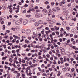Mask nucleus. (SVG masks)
I'll use <instances>...</instances> for the list:
<instances>
[{
	"mask_svg": "<svg viewBox=\"0 0 78 78\" xmlns=\"http://www.w3.org/2000/svg\"><path fill=\"white\" fill-rule=\"evenodd\" d=\"M33 34H34L32 35V38L34 39V38H36L35 40H36V41H38V39H37V38H36L37 37V33L34 32Z\"/></svg>",
	"mask_w": 78,
	"mask_h": 78,
	"instance_id": "obj_1",
	"label": "nucleus"
},
{
	"mask_svg": "<svg viewBox=\"0 0 78 78\" xmlns=\"http://www.w3.org/2000/svg\"><path fill=\"white\" fill-rule=\"evenodd\" d=\"M22 23V20H19L15 22L16 25H20Z\"/></svg>",
	"mask_w": 78,
	"mask_h": 78,
	"instance_id": "obj_2",
	"label": "nucleus"
},
{
	"mask_svg": "<svg viewBox=\"0 0 78 78\" xmlns=\"http://www.w3.org/2000/svg\"><path fill=\"white\" fill-rule=\"evenodd\" d=\"M43 13L44 14V15H47V14L48 13V12L47 10L43 9Z\"/></svg>",
	"mask_w": 78,
	"mask_h": 78,
	"instance_id": "obj_3",
	"label": "nucleus"
},
{
	"mask_svg": "<svg viewBox=\"0 0 78 78\" xmlns=\"http://www.w3.org/2000/svg\"><path fill=\"white\" fill-rule=\"evenodd\" d=\"M42 14L40 13H37L35 15L36 17H42Z\"/></svg>",
	"mask_w": 78,
	"mask_h": 78,
	"instance_id": "obj_4",
	"label": "nucleus"
},
{
	"mask_svg": "<svg viewBox=\"0 0 78 78\" xmlns=\"http://www.w3.org/2000/svg\"><path fill=\"white\" fill-rule=\"evenodd\" d=\"M29 21L30 22H35L36 21V20H34L33 19V18H30L29 20Z\"/></svg>",
	"mask_w": 78,
	"mask_h": 78,
	"instance_id": "obj_5",
	"label": "nucleus"
},
{
	"mask_svg": "<svg viewBox=\"0 0 78 78\" xmlns=\"http://www.w3.org/2000/svg\"><path fill=\"white\" fill-rule=\"evenodd\" d=\"M55 22V20H50L49 21V22L50 24H53Z\"/></svg>",
	"mask_w": 78,
	"mask_h": 78,
	"instance_id": "obj_6",
	"label": "nucleus"
},
{
	"mask_svg": "<svg viewBox=\"0 0 78 78\" xmlns=\"http://www.w3.org/2000/svg\"><path fill=\"white\" fill-rule=\"evenodd\" d=\"M27 23H28V20H23V25H26Z\"/></svg>",
	"mask_w": 78,
	"mask_h": 78,
	"instance_id": "obj_7",
	"label": "nucleus"
},
{
	"mask_svg": "<svg viewBox=\"0 0 78 78\" xmlns=\"http://www.w3.org/2000/svg\"><path fill=\"white\" fill-rule=\"evenodd\" d=\"M5 17L2 16L0 17V22H1L2 21H3V20H5Z\"/></svg>",
	"mask_w": 78,
	"mask_h": 78,
	"instance_id": "obj_8",
	"label": "nucleus"
},
{
	"mask_svg": "<svg viewBox=\"0 0 78 78\" xmlns=\"http://www.w3.org/2000/svg\"><path fill=\"white\" fill-rule=\"evenodd\" d=\"M53 14V11H49V14H48V16H51Z\"/></svg>",
	"mask_w": 78,
	"mask_h": 78,
	"instance_id": "obj_9",
	"label": "nucleus"
},
{
	"mask_svg": "<svg viewBox=\"0 0 78 78\" xmlns=\"http://www.w3.org/2000/svg\"><path fill=\"white\" fill-rule=\"evenodd\" d=\"M62 24L63 27H65V26H66V25H67L66 22V21H63L62 23Z\"/></svg>",
	"mask_w": 78,
	"mask_h": 78,
	"instance_id": "obj_10",
	"label": "nucleus"
},
{
	"mask_svg": "<svg viewBox=\"0 0 78 78\" xmlns=\"http://www.w3.org/2000/svg\"><path fill=\"white\" fill-rule=\"evenodd\" d=\"M59 49L60 50H61V51H62V52H64V51H65V50H64V49L62 47H60L59 48Z\"/></svg>",
	"mask_w": 78,
	"mask_h": 78,
	"instance_id": "obj_11",
	"label": "nucleus"
},
{
	"mask_svg": "<svg viewBox=\"0 0 78 78\" xmlns=\"http://www.w3.org/2000/svg\"><path fill=\"white\" fill-rule=\"evenodd\" d=\"M6 58H8V57L7 56H5V57H4L2 58V59L3 61H5V60L6 59Z\"/></svg>",
	"mask_w": 78,
	"mask_h": 78,
	"instance_id": "obj_12",
	"label": "nucleus"
},
{
	"mask_svg": "<svg viewBox=\"0 0 78 78\" xmlns=\"http://www.w3.org/2000/svg\"><path fill=\"white\" fill-rule=\"evenodd\" d=\"M61 73H62L61 71H59L58 72V74H57V76H60V74H61Z\"/></svg>",
	"mask_w": 78,
	"mask_h": 78,
	"instance_id": "obj_13",
	"label": "nucleus"
},
{
	"mask_svg": "<svg viewBox=\"0 0 78 78\" xmlns=\"http://www.w3.org/2000/svg\"><path fill=\"white\" fill-rule=\"evenodd\" d=\"M18 60L19 61V64H21V63H22V59L20 58H19L18 59Z\"/></svg>",
	"mask_w": 78,
	"mask_h": 78,
	"instance_id": "obj_14",
	"label": "nucleus"
},
{
	"mask_svg": "<svg viewBox=\"0 0 78 78\" xmlns=\"http://www.w3.org/2000/svg\"><path fill=\"white\" fill-rule=\"evenodd\" d=\"M45 33L47 35V37H49V36H48V33H49L48 31H46L45 32Z\"/></svg>",
	"mask_w": 78,
	"mask_h": 78,
	"instance_id": "obj_15",
	"label": "nucleus"
},
{
	"mask_svg": "<svg viewBox=\"0 0 78 78\" xmlns=\"http://www.w3.org/2000/svg\"><path fill=\"white\" fill-rule=\"evenodd\" d=\"M38 59H43V57H41V56H38Z\"/></svg>",
	"mask_w": 78,
	"mask_h": 78,
	"instance_id": "obj_16",
	"label": "nucleus"
},
{
	"mask_svg": "<svg viewBox=\"0 0 78 78\" xmlns=\"http://www.w3.org/2000/svg\"><path fill=\"white\" fill-rule=\"evenodd\" d=\"M30 41H29L27 40V39H26L25 40V43H26V44H29V42Z\"/></svg>",
	"mask_w": 78,
	"mask_h": 78,
	"instance_id": "obj_17",
	"label": "nucleus"
},
{
	"mask_svg": "<svg viewBox=\"0 0 78 78\" xmlns=\"http://www.w3.org/2000/svg\"><path fill=\"white\" fill-rule=\"evenodd\" d=\"M30 32H31V30H27V33L28 34H29V33H30Z\"/></svg>",
	"mask_w": 78,
	"mask_h": 78,
	"instance_id": "obj_18",
	"label": "nucleus"
},
{
	"mask_svg": "<svg viewBox=\"0 0 78 78\" xmlns=\"http://www.w3.org/2000/svg\"><path fill=\"white\" fill-rule=\"evenodd\" d=\"M70 74H69V73H67L66 74V76H67V77H69V76H70Z\"/></svg>",
	"mask_w": 78,
	"mask_h": 78,
	"instance_id": "obj_19",
	"label": "nucleus"
},
{
	"mask_svg": "<svg viewBox=\"0 0 78 78\" xmlns=\"http://www.w3.org/2000/svg\"><path fill=\"white\" fill-rule=\"evenodd\" d=\"M26 17H28V18H29L31 17V15H26Z\"/></svg>",
	"mask_w": 78,
	"mask_h": 78,
	"instance_id": "obj_20",
	"label": "nucleus"
},
{
	"mask_svg": "<svg viewBox=\"0 0 78 78\" xmlns=\"http://www.w3.org/2000/svg\"><path fill=\"white\" fill-rule=\"evenodd\" d=\"M22 62L23 63H25V60L23 58H22Z\"/></svg>",
	"mask_w": 78,
	"mask_h": 78,
	"instance_id": "obj_21",
	"label": "nucleus"
},
{
	"mask_svg": "<svg viewBox=\"0 0 78 78\" xmlns=\"http://www.w3.org/2000/svg\"><path fill=\"white\" fill-rule=\"evenodd\" d=\"M34 25L36 26V27H37L39 25V23L37 22H36L34 23Z\"/></svg>",
	"mask_w": 78,
	"mask_h": 78,
	"instance_id": "obj_22",
	"label": "nucleus"
},
{
	"mask_svg": "<svg viewBox=\"0 0 78 78\" xmlns=\"http://www.w3.org/2000/svg\"><path fill=\"white\" fill-rule=\"evenodd\" d=\"M44 4H45V5H48V4H49V2L47 1L44 2Z\"/></svg>",
	"mask_w": 78,
	"mask_h": 78,
	"instance_id": "obj_23",
	"label": "nucleus"
},
{
	"mask_svg": "<svg viewBox=\"0 0 78 78\" xmlns=\"http://www.w3.org/2000/svg\"><path fill=\"white\" fill-rule=\"evenodd\" d=\"M46 56L48 57V58H50V55L49 54H48L46 55Z\"/></svg>",
	"mask_w": 78,
	"mask_h": 78,
	"instance_id": "obj_24",
	"label": "nucleus"
},
{
	"mask_svg": "<svg viewBox=\"0 0 78 78\" xmlns=\"http://www.w3.org/2000/svg\"><path fill=\"white\" fill-rule=\"evenodd\" d=\"M51 39L52 42H53V44H54V40H53V37H51Z\"/></svg>",
	"mask_w": 78,
	"mask_h": 78,
	"instance_id": "obj_25",
	"label": "nucleus"
},
{
	"mask_svg": "<svg viewBox=\"0 0 78 78\" xmlns=\"http://www.w3.org/2000/svg\"><path fill=\"white\" fill-rule=\"evenodd\" d=\"M2 46H3V47H4V48L5 49L6 48V44H3Z\"/></svg>",
	"mask_w": 78,
	"mask_h": 78,
	"instance_id": "obj_26",
	"label": "nucleus"
},
{
	"mask_svg": "<svg viewBox=\"0 0 78 78\" xmlns=\"http://www.w3.org/2000/svg\"><path fill=\"white\" fill-rule=\"evenodd\" d=\"M22 32L23 33H25V30L24 29L22 30Z\"/></svg>",
	"mask_w": 78,
	"mask_h": 78,
	"instance_id": "obj_27",
	"label": "nucleus"
},
{
	"mask_svg": "<svg viewBox=\"0 0 78 78\" xmlns=\"http://www.w3.org/2000/svg\"><path fill=\"white\" fill-rule=\"evenodd\" d=\"M63 1L61 2L63 5L65 4V0H62Z\"/></svg>",
	"mask_w": 78,
	"mask_h": 78,
	"instance_id": "obj_28",
	"label": "nucleus"
},
{
	"mask_svg": "<svg viewBox=\"0 0 78 78\" xmlns=\"http://www.w3.org/2000/svg\"><path fill=\"white\" fill-rule=\"evenodd\" d=\"M38 22L40 24H42V23H43L42 22V20L39 21Z\"/></svg>",
	"mask_w": 78,
	"mask_h": 78,
	"instance_id": "obj_29",
	"label": "nucleus"
},
{
	"mask_svg": "<svg viewBox=\"0 0 78 78\" xmlns=\"http://www.w3.org/2000/svg\"><path fill=\"white\" fill-rule=\"evenodd\" d=\"M23 47H24V48H26V47H28V46L27 45V44H25L23 46Z\"/></svg>",
	"mask_w": 78,
	"mask_h": 78,
	"instance_id": "obj_30",
	"label": "nucleus"
},
{
	"mask_svg": "<svg viewBox=\"0 0 78 78\" xmlns=\"http://www.w3.org/2000/svg\"><path fill=\"white\" fill-rule=\"evenodd\" d=\"M51 6H53V5H54L55 4V2H51Z\"/></svg>",
	"mask_w": 78,
	"mask_h": 78,
	"instance_id": "obj_31",
	"label": "nucleus"
},
{
	"mask_svg": "<svg viewBox=\"0 0 78 78\" xmlns=\"http://www.w3.org/2000/svg\"><path fill=\"white\" fill-rule=\"evenodd\" d=\"M78 35H76V34L74 35V38H75V39L77 38V37H78Z\"/></svg>",
	"mask_w": 78,
	"mask_h": 78,
	"instance_id": "obj_32",
	"label": "nucleus"
},
{
	"mask_svg": "<svg viewBox=\"0 0 78 78\" xmlns=\"http://www.w3.org/2000/svg\"><path fill=\"white\" fill-rule=\"evenodd\" d=\"M45 50H50V47H48V48H46Z\"/></svg>",
	"mask_w": 78,
	"mask_h": 78,
	"instance_id": "obj_33",
	"label": "nucleus"
},
{
	"mask_svg": "<svg viewBox=\"0 0 78 78\" xmlns=\"http://www.w3.org/2000/svg\"><path fill=\"white\" fill-rule=\"evenodd\" d=\"M69 19V17H68V16H67L66 17V20H68Z\"/></svg>",
	"mask_w": 78,
	"mask_h": 78,
	"instance_id": "obj_34",
	"label": "nucleus"
},
{
	"mask_svg": "<svg viewBox=\"0 0 78 78\" xmlns=\"http://www.w3.org/2000/svg\"><path fill=\"white\" fill-rule=\"evenodd\" d=\"M4 68L5 70H6V69H7V68H8L7 66L6 65H5Z\"/></svg>",
	"mask_w": 78,
	"mask_h": 78,
	"instance_id": "obj_35",
	"label": "nucleus"
},
{
	"mask_svg": "<svg viewBox=\"0 0 78 78\" xmlns=\"http://www.w3.org/2000/svg\"><path fill=\"white\" fill-rule=\"evenodd\" d=\"M3 30H5V25H4L3 26V28H2Z\"/></svg>",
	"mask_w": 78,
	"mask_h": 78,
	"instance_id": "obj_36",
	"label": "nucleus"
},
{
	"mask_svg": "<svg viewBox=\"0 0 78 78\" xmlns=\"http://www.w3.org/2000/svg\"><path fill=\"white\" fill-rule=\"evenodd\" d=\"M11 29H12V31H15V28L12 27V28H11Z\"/></svg>",
	"mask_w": 78,
	"mask_h": 78,
	"instance_id": "obj_37",
	"label": "nucleus"
},
{
	"mask_svg": "<svg viewBox=\"0 0 78 78\" xmlns=\"http://www.w3.org/2000/svg\"><path fill=\"white\" fill-rule=\"evenodd\" d=\"M0 22L1 24H2V25H3V24L5 23L4 22V21H2Z\"/></svg>",
	"mask_w": 78,
	"mask_h": 78,
	"instance_id": "obj_38",
	"label": "nucleus"
},
{
	"mask_svg": "<svg viewBox=\"0 0 78 78\" xmlns=\"http://www.w3.org/2000/svg\"><path fill=\"white\" fill-rule=\"evenodd\" d=\"M66 29H67V30H70V27H66Z\"/></svg>",
	"mask_w": 78,
	"mask_h": 78,
	"instance_id": "obj_39",
	"label": "nucleus"
},
{
	"mask_svg": "<svg viewBox=\"0 0 78 78\" xmlns=\"http://www.w3.org/2000/svg\"><path fill=\"white\" fill-rule=\"evenodd\" d=\"M48 44H51V43H52L53 44V42H52V41H51V42H50V41H48Z\"/></svg>",
	"mask_w": 78,
	"mask_h": 78,
	"instance_id": "obj_40",
	"label": "nucleus"
},
{
	"mask_svg": "<svg viewBox=\"0 0 78 78\" xmlns=\"http://www.w3.org/2000/svg\"><path fill=\"white\" fill-rule=\"evenodd\" d=\"M11 22H8V25H9V26L11 25Z\"/></svg>",
	"mask_w": 78,
	"mask_h": 78,
	"instance_id": "obj_41",
	"label": "nucleus"
},
{
	"mask_svg": "<svg viewBox=\"0 0 78 78\" xmlns=\"http://www.w3.org/2000/svg\"><path fill=\"white\" fill-rule=\"evenodd\" d=\"M17 76H20V73H17Z\"/></svg>",
	"mask_w": 78,
	"mask_h": 78,
	"instance_id": "obj_42",
	"label": "nucleus"
},
{
	"mask_svg": "<svg viewBox=\"0 0 78 78\" xmlns=\"http://www.w3.org/2000/svg\"><path fill=\"white\" fill-rule=\"evenodd\" d=\"M56 51L57 53H60L59 52V49H57Z\"/></svg>",
	"mask_w": 78,
	"mask_h": 78,
	"instance_id": "obj_43",
	"label": "nucleus"
},
{
	"mask_svg": "<svg viewBox=\"0 0 78 78\" xmlns=\"http://www.w3.org/2000/svg\"><path fill=\"white\" fill-rule=\"evenodd\" d=\"M42 54V53L41 52H39L38 53V56H41Z\"/></svg>",
	"mask_w": 78,
	"mask_h": 78,
	"instance_id": "obj_44",
	"label": "nucleus"
},
{
	"mask_svg": "<svg viewBox=\"0 0 78 78\" xmlns=\"http://www.w3.org/2000/svg\"><path fill=\"white\" fill-rule=\"evenodd\" d=\"M47 21H48V22H49V21H50V18L49 17H48L47 19Z\"/></svg>",
	"mask_w": 78,
	"mask_h": 78,
	"instance_id": "obj_45",
	"label": "nucleus"
},
{
	"mask_svg": "<svg viewBox=\"0 0 78 78\" xmlns=\"http://www.w3.org/2000/svg\"><path fill=\"white\" fill-rule=\"evenodd\" d=\"M58 42V40L55 39L54 40V42Z\"/></svg>",
	"mask_w": 78,
	"mask_h": 78,
	"instance_id": "obj_46",
	"label": "nucleus"
},
{
	"mask_svg": "<svg viewBox=\"0 0 78 78\" xmlns=\"http://www.w3.org/2000/svg\"><path fill=\"white\" fill-rule=\"evenodd\" d=\"M51 48L52 49H53L54 48V46H53V45H52V46H51Z\"/></svg>",
	"mask_w": 78,
	"mask_h": 78,
	"instance_id": "obj_47",
	"label": "nucleus"
},
{
	"mask_svg": "<svg viewBox=\"0 0 78 78\" xmlns=\"http://www.w3.org/2000/svg\"><path fill=\"white\" fill-rule=\"evenodd\" d=\"M4 55H5V53L4 52H2L1 55L3 56H4Z\"/></svg>",
	"mask_w": 78,
	"mask_h": 78,
	"instance_id": "obj_48",
	"label": "nucleus"
},
{
	"mask_svg": "<svg viewBox=\"0 0 78 78\" xmlns=\"http://www.w3.org/2000/svg\"><path fill=\"white\" fill-rule=\"evenodd\" d=\"M72 48H73V49H75L76 48V46H72Z\"/></svg>",
	"mask_w": 78,
	"mask_h": 78,
	"instance_id": "obj_49",
	"label": "nucleus"
},
{
	"mask_svg": "<svg viewBox=\"0 0 78 78\" xmlns=\"http://www.w3.org/2000/svg\"><path fill=\"white\" fill-rule=\"evenodd\" d=\"M66 60H67L68 62H70V59L69 58H67Z\"/></svg>",
	"mask_w": 78,
	"mask_h": 78,
	"instance_id": "obj_50",
	"label": "nucleus"
},
{
	"mask_svg": "<svg viewBox=\"0 0 78 78\" xmlns=\"http://www.w3.org/2000/svg\"><path fill=\"white\" fill-rule=\"evenodd\" d=\"M69 34H66V37H67V36H69Z\"/></svg>",
	"mask_w": 78,
	"mask_h": 78,
	"instance_id": "obj_51",
	"label": "nucleus"
},
{
	"mask_svg": "<svg viewBox=\"0 0 78 78\" xmlns=\"http://www.w3.org/2000/svg\"><path fill=\"white\" fill-rule=\"evenodd\" d=\"M59 41H60L61 42H62V38H60L59 39Z\"/></svg>",
	"mask_w": 78,
	"mask_h": 78,
	"instance_id": "obj_52",
	"label": "nucleus"
},
{
	"mask_svg": "<svg viewBox=\"0 0 78 78\" xmlns=\"http://www.w3.org/2000/svg\"><path fill=\"white\" fill-rule=\"evenodd\" d=\"M66 61H67V59H66V58H65L64 59L63 62H66Z\"/></svg>",
	"mask_w": 78,
	"mask_h": 78,
	"instance_id": "obj_53",
	"label": "nucleus"
},
{
	"mask_svg": "<svg viewBox=\"0 0 78 78\" xmlns=\"http://www.w3.org/2000/svg\"><path fill=\"white\" fill-rule=\"evenodd\" d=\"M61 62L59 60L58 61V64H61Z\"/></svg>",
	"mask_w": 78,
	"mask_h": 78,
	"instance_id": "obj_54",
	"label": "nucleus"
},
{
	"mask_svg": "<svg viewBox=\"0 0 78 78\" xmlns=\"http://www.w3.org/2000/svg\"><path fill=\"white\" fill-rule=\"evenodd\" d=\"M28 69H26V73H28Z\"/></svg>",
	"mask_w": 78,
	"mask_h": 78,
	"instance_id": "obj_55",
	"label": "nucleus"
},
{
	"mask_svg": "<svg viewBox=\"0 0 78 78\" xmlns=\"http://www.w3.org/2000/svg\"><path fill=\"white\" fill-rule=\"evenodd\" d=\"M22 66H23V67H25V66H27V65L26 64H23L22 65Z\"/></svg>",
	"mask_w": 78,
	"mask_h": 78,
	"instance_id": "obj_56",
	"label": "nucleus"
},
{
	"mask_svg": "<svg viewBox=\"0 0 78 78\" xmlns=\"http://www.w3.org/2000/svg\"><path fill=\"white\" fill-rule=\"evenodd\" d=\"M39 48V45H37L35 47L36 48Z\"/></svg>",
	"mask_w": 78,
	"mask_h": 78,
	"instance_id": "obj_57",
	"label": "nucleus"
},
{
	"mask_svg": "<svg viewBox=\"0 0 78 78\" xmlns=\"http://www.w3.org/2000/svg\"><path fill=\"white\" fill-rule=\"evenodd\" d=\"M45 30H49V28H48V27H46V28H45Z\"/></svg>",
	"mask_w": 78,
	"mask_h": 78,
	"instance_id": "obj_58",
	"label": "nucleus"
},
{
	"mask_svg": "<svg viewBox=\"0 0 78 78\" xmlns=\"http://www.w3.org/2000/svg\"><path fill=\"white\" fill-rule=\"evenodd\" d=\"M71 72H73V71H74V70H75V69H74V68H73V69H72L71 70Z\"/></svg>",
	"mask_w": 78,
	"mask_h": 78,
	"instance_id": "obj_59",
	"label": "nucleus"
},
{
	"mask_svg": "<svg viewBox=\"0 0 78 78\" xmlns=\"http://www.w3.org/2000/svg\"><path fill=\"white\" fill-rule=\"evenodd\" d=\"M70 42V40H69L68 41H67V44H69Z\"/></svg>",
	"mask_w": 78,
	"mask_h": 78,
	"instance_id": "obj_60",
	"label": "nucleus"
},
{
	"mask_svg": "<svg viewBox=\"0 0 78 78\" xmlns=\"http://www.w3.org/2000/svg\"><path fill=\"white\" fill-rule=\"evenodd\" d=\"M43 27V25H41L40 27H38L39 29H41V28H42Z\"/></svg>",
	"mask_w": 78,
	"mask_h": 78,
	"instance_id": "obj_61",
	"label": "nucleus"
},
{
	"mask_svg": "<svg viewBox=\"0 0 78 78\" xmlns=\"http://www.w3.org/2000/svg\"><path fill=\"white\" fill-rule=\"evenodd\" d=\"M28 39H29V40H31V37H28Z\"/></svg>",
	"mask_w": 78,
	"mask_h": 78,
	"instance_id": "obj_62",
	"label": "nucleus"
},
{
	"mask_svg": "<svg viewBox=\"0 0 78 78\" xmlns=\"http://www.w3.org/2000/svg\"><path fill=\"white\" fill-rule=\"evenodd\" d=\"M47 9H49L50 8V5H48L47 6Z\"/></svg>",
	"mask_w": 78,
	"mask_h": 78,
	"instance_id": "obj_63",
	"label": "nucleus"
},
{
	"mask_svg": "<svg viewBox=\"0 0 78 78\" xmlns=\"http://www.w3.org/2000/svg\"><path fill=\"white\" fill-rule=\"evenodd\" d=\"M41 75V73H37V76H39V75Z\"/></svg>",
	"mask_w": 78,
	"mask_h": 78,
	"instance_id": "obj_64",
	"label": "nucleus"
}]
</instances>
